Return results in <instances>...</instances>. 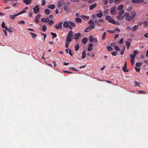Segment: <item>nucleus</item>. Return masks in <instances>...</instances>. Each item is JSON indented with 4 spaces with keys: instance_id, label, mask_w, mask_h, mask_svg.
Returning <instances> with one entry per match:
<instances>
[{
    "instance_id": "obj_1",
    "label": "nucleus",
    "mask_w": 148,
    "mask_h": 148,
    "mask_svg": "<svg viewBox=\"0 0 148 148\" xmlns=\"http://www.w3.org/2000/svg\"><path fill=\"white\" fill-rule=\"evenodd\" d=\"M63 26L65 28H69L70 29H73L72 27H75V25L73 22L70 21H66L64 22Z\"/></svg>"
},
{
    "instance_id": "obj_2",
    "label": "nucleus",
    "mask_w": 148,
    "mask_h": 148,
    "mask_svg": "<svg viewBox=\"0 0 148 148\" xmlns=\"http://www.w3.org/2000/svg\"><path fill=\"white\" fill-rule=\"evenodd\" d=\"M73 36V32L71 30L69 32L68 34L66 39V42H69L72 41Z\"/></svg>"
},
{
    "instance_id": "obj_3",
    "label": "nucleus",
    "mask_w": 148,
    "mask_h": 148,
    "mask_svg": "<svg viewBox=\"0 0 148 148\" xmlns=\"http://www.w3.org/2000/svg\"><path fill=\"white\" fill-rule=\"evenodd\" d=\"M131 2L134 3H143V4H145L146 3V1L144 0H132Z\"/></svg>"
},
{
    "instance_id": "obj_4",
    "label": "nucleus",
    "mask_w": 148,
    "mask_h": 148,
    "mask_svg": "<svg viewBox=\"0 0 148 148\" xmlns=\"http://www.w3.org/2000/svg\"><path fill=\"white\" fill-rule=\"evenodd\" d=\"M106 19L109 22L112 24L114 22V19L112 18V17L109 15L106 16Z\"/></svg>"
},
{
    "instance_id": "obj_5",
    "label": "nucleus",
    "mask_w": 148,
    "mask_h": 148,
    "mask_svg": "<svg viewBox=\"0 0 148 148\" xmlns=\"http://www.w3.org/2000/svg\"><path fill=\"white\" fill-rule=\"evenodd\" d=\"M92 28H95V26L94 25L89 26L88 27L85 29L84 31L86 33L88 32L91 31Z\"/></svg>"
},
{
    "instance_id": "obj_6",
    "label": "nucleus",
    "mask_w": 148,
    "mask_h": 148,
    "mask_svg": "<svg viewBox=\"0 0 148 148\" xmlns=\"http://www.w3.org/2000/svg\"><path fill=\"white\" fill-rule=\"evenodd\" d=\"M33 9L34 12L35 14L38 13L40 9L38 5L36 6L35 7L33 8Z\"/></svg>"
},
{
    "instance_id": "obj_7",
    "label": "nucleus",
    "mask_w": 148,
    "mask_h": 148,
    "mask_svg": "<svg viewBox=\"0 0 148 148\" xmlns=\"http://www.w3.org/2000/svg\"><path fill=\"white\" fill-rule=\"evenodd\" d=\"M62 22H61L59 23L58 25H55V27L57 29H62Z\"/></svg>"
},
{
    "instance_id": "obj_8",
    "label": "nucleus",
    "mask_w": 148,
    "mask_h": 148,
    "mask_svg": "<svg viewBox=\"0 0 148 148\" xmlns=\"http://www.w3.org/2000/svg\"><path fill=\"white\" fill-rule=\"evenodd\" d=\"M116 12L115 6H114L110 10V12L112 14H114L116 13Z\"/></svg>"
},
{
    "instance_id": "obj_9",
    "label": "nucleus",
    "mask_w": 148,
    "mask_h": 148,
    "mask_svg": "<svg viewBox=\"0 0 148 148\" xmlns=\"http://www.w3.org/2000/svg\"><path fill=\"white\" fill-rule=\"evenodd\" d=\"M81 34L79 33H75L74 35V37L73 38L75 40H78V39L81 36Z\"/></svg>"
},
{
    "instance_id": "obj_10",
    "label": "nucleus",
    "mask_w": 148,
    "mask_h": 148,
    "mask_svg": "<svg viewBox=\"0 0 148 148\" xmlns=\"http://www.w3.org/2000/svg\"><path fill=\"white\" fill-rule=\"evenodd\" d=\"M64 1L63 0H61L58 1L57 4V6L59 7H62L64 4Z\"/></svg>"
},
{
    "instance_id": "obj_11",
    "label": "nucleus",
    "mask_w": 148,
    "mask_h": 148,
    "mask_svg": "<svg viewBox=\"0 0 148 148\" xmlns=\"http://www.w3.org/2000/svg\"><path fill=\"white\" fill-rule=\"evenodd\" d=\"M97 5V4L95 3L91 5L89 7V9L90 10H92L94 8L96 7Z\"/></svg>"
},
{
    "instance_id": "obj_12",
    "label": "nucleus",
    "mask_w": 148,
    "mask_h": 148,
    "mask_svg": "<svg viewBox=\"0 0 148 148\" xmlns=\"http://www.w3.org/2000/svg\"><path fill=\"white\" fill-rule=\"evenodd\" d=\"M32 0H23V2L27 5L30 4L32 3Z\"/></svg>"
},
{
    "instance_id": "obj_13",
    "label": "nucleus",
    "mask_w": 148,
    "mask_h": 148,
    "mask_svg": "<svg viewBox=\"0 0 148 148\" xmlns=\"http://www.w3.org/2000/svg\"><path fill=\"white\" fill-rule=\"evenodd\" d=\"M127 69V63L126 62H125V63L124 64V67L122 68V70L123 71L125 72H127L128 71V70L126 69Z\"/></svg>"
},
{
    "instance_id": "obj_14",
    "label": "nucleus",
    "mask_w": 148,
    "mask_h": 148,
    "mask_svg": "<svg viewBox=\"0 0 148 148\" xmlns=\"http://www.w3.org/2000/svg\"><path fill=\"white\" fill-rule=\"evenodd\" d=\"M93 46V45L92 43L89 44L88 47V51H90L92 49V47Z\"/></svg>"
},
{
    "instance_id": "obj_15",
    "label": "nucleus",
    "mask_w": 148,
    "mask_h": 148,
    "mask_svg": "<svg viewBox=\"0 0 148 148\" xmlns=\"http://www.w3.org/2000/svg\"><path fill=\"white\" fill-rule=\"evenodd\" d=\"M88 41V38H87L85 37L83 38L82 40V42L84 44H86Z\"/></svg>"
},
{
    "instance_id": "obj_16",
    "label": "nucleus",
    "mask_w": 148,
    "mask_h": 148,
    "mask_svg": "<svg viewBox=\"0 0 148 148\" xmlns=\"http://www.w3.org/2000/svg\"><path fill=\"white\" fill-rule=\"evenodd\" d=\"M75 21L77 23H82V19L79 17L76 18Z\"/></svg>"
},
{
    "instance_id": "obj_17",
    "label": "nucleus",
    "mask_w": 148,
    "mask_h": 148,
    "mask_svg": "<svg viewBox=\"0 0 148 148\" xmlns=\"http://www.w3.org/2000/svg\"><path fill=\"white\" fill-rule=\"evenodd\" d=\"M138 26L135 25L134 26V27H132L131 28L132 31V32H134L136 31L138 29Z\"/></svg>"
},
{
    "instance_id": "obj_18",
    "label": "nucleus",
    "mask_w": 148,
    "mask_h": 148,
    "mask_svg": "<svg viewBox=\"0 0 148 148\" xmlns=\"http://www.w3.org/2000/svg\"><path fill=\"white\" fill-rule=\"evenodd\" d=\"M18 14H16L14 15H11L10 16V18L12 19H14L15 18V17L16 16H18Z\"/></svg>"
},
{
    "instance_id": "obj_19",
    "label": "nucleus",
    "mask_w": 148,
    "mask_h": 148,
    "mask_svg": "<svg viewBox=\"0 0 148 148\" xmlns=\"http://www.w3.org/2000/svg\"><path fill=\"white\" fill-rule=\"evenodd\" d=\"M137 15V13L136 12L134 11H133L130 15L133 18V17Z\"/></svg>"
},
{
    "instance_id": "obj_20",
    "label": "nucleus",
    "mask_w": 148,
    "mask_h": 148,
    "mask_svg": "<svg viewBox=\"0 0 148 148\" xmlns=\"http://www.w3.org/2000/svg\"><path fill=\"white\" fill-rule=\"evenodd\" d=\"M47 7L51 9H54L55 8V5L54 4L49 5L47 6Z\"/></svg>"
},
{
    "instance_id": "obj_21",
    "label": "nucleus",
    "mask_w": 148,
    "mask_h": 148,
    "mask_svg": "<svg viewBox=\"0 0 148 148\" xmlns=\"http://www.w3.org/2000/svg\"><path fill=\"white\" fill-rule=\"evenodd\" d=\"M12 29H13V28L11 27L10 28H8L7 27H5V30H6L8 31L9 32H13V31L12 30Z\"/></svg>"
},
{
    "instance_id": "obj_22",
    "label": "nucleus",
    "mask_w": 148,
    "mask_h": 148,
    "mask_svg": "<svg viewBox=\"0 0 148 148\" xmlns=\"http://www.w3.org/2000/svg\"><path fill=\"white\" fill-rule=\"evenodd\" d=\"M126 21H130L133 19V18L130 15V16L128 17L125 18Z\"/></svg>"
},
{
    "instance_id": "obj_23",
    "label": "nucleus",
    "mask_w": 148,
    "mask_h": 148,
    "mask_svg": "<svg viewBox=\"0 0 148 148\" xmlns=\"http://www.w3.org/2000/svg\"><path fill=\"white\" fill-rule=\"evenodd\" d=\"M30 34L31 35L32 37L33 38H35L37 36V35L34 33L30 32Z\"/></svg>"
},
{
    "instance_id": "obj_24",
    "label": "nucleus",
    "mask_w": 148,
    "mask_h": 148,
    "mask_svg": "<svg viewBox=\"0 0 148 148\" xmlns=\"http://www.w3.org/2000/svg\"><path fill=\"white\" fill-rule=\"evenodd\" d=\"M123 5H120L117 7V9L119 10H121L123 8Z\"/></svg>"
},
{
    "instance_id": "obj_25",
    "label": "nucleus",
    "mask_w": 148,
    "mask_h": 148,
    "mask_svg": "<svg viewBox=\"0 0 148 148\" xmlns=\"http://www.w3.org/2000/svg\"><path fill=\"white\" fill-rule=\"evenodd\" d=\"M124 12V10H122L121 11H120L118 13V14L119 16H121L122 15Z\"/></svg>"
},
{
    "instance_id": "obj_26",
    "label": "nucleus",
    "mask_w": 148,
    "mask_h": 148,
    "mask_svg": "<svg viewBox=\"0 0 148 148\" xmlns=\"http://www.w3.org/2000/svg\"><path fill=\"white\" fill-rule=\"evenodd\" d=\"M134 83L135 84V86H138V87H140V84L139 83H138L136 81H135L134 82Z\"/></svg>"
},
{
    "instance_id": "obj_27",
    "label": "nucleus",
    "mask_w": 148,
    "mask_h": 148,
    "mask_svg": "<svg viewBox=\"0 0 148 148\" xmlns=\"http://www.w3.org/2000/svg\"><path fill=\"white\" fill-rule=\"evenodd\" d=\"M86 53L85 51H83L82 53V59H84L86 57Z\"/></svg>"
},
{
    "instance_id": "obj_28",
    "label": "nucleus",
    "mask_w": 148,
    "mask_h": 148,
    "mask_svg": "<svg viewBox=\"0 0 148 148\" xmlns=\"http://www.w3.org/2000/svg\"><path fill=\"white\" fill-rule=\"evenodd\" d=\"M96 15L97 17L99 18H101L103 16V14L102 12H101L96 14Z\"/></svg>"
},
{
    "instance_id": "obj_29",
    "label": "nucleus",
    "mask_w": 148,
    "mask_h": 148,
    "mask_svg": "<svg viewBox=\"0 0 148 148\" xmlns=\"http://www.w3.org/2000/svg\"><path fill=\"white\" fill-rule=\"evenodd\" d=\"M88 23L91 25H94L95 26V24L94 23L92 20H90L88 22Z\"/></svg>"
},
{
    "instance_id": "obj_30",
    "label": "nucleus",
    "mask_w": 148,
    "mask_h": 148,
    "mask_svg": "<svg viewBox=\"0 0 148 148\" xmlns=\"http://www.w3.org/2000/svg\"><path fill=\"white\" fill-rule=\"evenodd\" d=\"M45 13L47 14L48 15L50 13V12L49 9H46L45 10Z\"/></svg>"
},
{
    "instance_id": "obj_31",
    "label": "nucleus",
    "mask_w": 148,
    "mask_h": 148,
    "mask_svg": "<svg viewBox=\"0 0 148 148\" xmlns=\"http://www.w3.org/2000/svg\"><path fill=\"white\" fill-rule=\"evenodd\" d=\"M51 35L52 36V38H54L57 36V35L55 33L53 32H51Z\"/></svg>"
},
{
    "instance_id": "obj_32",
    "label": "nucleus",
    "mask_w": 148,
    "mask_h": 148,
    "mask_svg": "<svg viewBox=\"0 0 148 148\" xmlns=\"http://www.w3.org/2000/svg\"><path fill=\"white\" fill-rule=\"evenodd\" d=\"M130 57L131 58V59L130 60H134V58L135 57V56L133 54H130Z\"/></svg>"
},
{
    "instance_id": "obj_33",
    "label": "nucleus",
    "mask_w": 148,
    "mask_h": 148,
    "mask_svg": "<svg viewBox=\"0 0 148 148\" xmlns=\"http://www.w3.org/2000/svg\"><path fill=\"white\" fill-rule=\"evenodd\" d=\"M107 49L109 51H112L113 50V49L112 47L109 46H108L107 47Z\"/></svg>"
},
{
    "instance_id": "obj_34",
    "label": "nucleus",
    "mask_w": 148,
    "mask_h": 148,
    "mask_svg": "<svg viewBox=\"0 0 148 148\" xmlns=\"http://www.w3.org/2000/svg\"><path fill=\"white\" fill-rule=\"evenodd\" d=\"M75 50L76 51H77L79 49V46L78 44H77L75 45Z\"/></svg>"
},
{
    "instance_id": "obj_35",
    "label": "nucleus",
    "mask_w": 148,
    "mask_h": 148,
    "mask_svg": "<svg viewBox=\"0 0 148 148\" xmlns=\"http://www.w3.org/2000/svg\"><path fill=\"white\" fill-rule=\"evenodd\" d=\"M143 25L145 27H148V22L147 21H144Z\"/></svg>"
},
{
    "instance_id": "obj_36",
    "label": "nucleus",
    "mask_w": 148,
    "mask_h": 148,
    "mask_svg": "<svg viewBox=\"0 0 148 148\" xmlns=\"http://www.w3.org/2000/svg\"><path fill=\"white\" fill-rule=\"evenodd\" d=\"M106 35V33L105 32H104L103 35L102 36V39L103 40L105 39Z\"/></svg>"
},
{
    "instance_id": "obj_37",
    "label": "nucleus",
    "mask_w": 148,
    "mask_h": 148,
    "mask_svg": "<svg viewBox=\"0 0 148 148\" xmlns=\"http://www.w3.org/2000/svg\"><path fill=\"white\" fill-rule=\"evenodd\" d=\"M80 17L85 19H88L89 18L88 16L85 15H82V16H80Z\"/></svg>"
},
{
    "instance_id": "obj_38",
    "label": "nucleus",
    "mask_w": 148,
    "mask_h": 148,
    "mask_svg": "<svg viewBox=\"0 0 148 148\" xmlns=\"http://www.w3.org/2000/svg\"><path fill=\"white\" fill-rule=\"evenodd\" d=\"M94 38L92 36H90L89 37V41L90 42H92L94 41Z\"/></svg>"
},
{
    "instance_id": "obj_39",
    "label": "nucleus",
    "mask_w": 148,
    "mask_h": 148,
    "mask_svg": "<svg viewBox=\"0 0 148 148\" xmlns=\"http://www.w3.org/2000/svg\"><path fill=\"white\" fill-rule=\"evenodd\" d=\"M42 30L44 32H45L47 29V27L45 25H43L42 27Z\"/></svg>"
},
{
    "instance_id": "obj_40",
    "label": "nucleus",
    "mask_w": 148,
    "mask_h": 148,
    "mask_svg": "<svg viewBox=\"0 0 148 148\" xmlns=\"http://www.w3.org/2000/svg\"><path fill=\"white\" fill-rule=\"evenodd\" d=\"M125 47H124L123 49L122 50H121V51L120 53L121 55H123L124 54L125 50Z\"/></svg>"
},
{
    "instance_id": "obj_41",
    "label": "nucleus",
    "mask_w": 148,
    "mask_h": 148,
    "mask_svg": "<svg viewBox=\"0 0 148 148\" xmlns=\"http://www.w3.org/2000/svg\"><path fill=\"white\" fill-rule=\"evenodd\" d=\"M123 42V39L122 38L121 39V40L119 41L118 42V43L120 44H121Z\"/></svg>"
},
{
    "instance_id": "obj_42",
    "label": "nucleus",
    "mask_w": 148,
    "mask_h": 148,
    "mask_svg": "<svg viewBox=\"0 0 148 148\" xmlns=\"http://www.w3.org/2000/svg\"><path fill=\"white\" fill-rule=\"evenodd\" d=\"M27 12V11L26 10H23L22 11H21V12H20L17 14H18V15L20 14H22V13H25V12Z\"/></svg>"
},
{
    "instance_id": "obj_43",
    "label": "nucleus",
    "mask_w": 148,
    "mask_h": 148,
    "mask_svg": "<svg viewBox=\"0 0 148 148\" xmlns=\"http://www.w3.org/2000/svg\"><path fill=\"white\" fill-rule=\"evenodd\" d=\"M68 6L66 5H64L63 7V8L64 10H67L68 11H69V10H68Z\"/></svg>"
},
{
    "instance_id": "obj_44",
    "label": "nucleus",
    "mask_w": 148,
    "mask_h": 148,
    "mask_svg": "<svg viewBox=\"0 0 148 148\" xmlns=\"http://www.w3.org/2000/svg\"><path fill=\"white\" fill-rule=\"evenodd\" d=\"M129 16V14L128 13H125L123 15V16L127 18Z\"/></svg>"
},
{
    "instance_id": "obj_45",
    "label": "nucleus",
    "mask_w": 148,
    "mask_h": 148,
    "mask_svg": "<svg viewBox=\"0 0 148 148\" xmlns=\"http://www.w3.org/2000/svg\"><path fill=\"white\" fill-rule=\"evenodd\" d=\"M138 53V51L136 50H135L133 51L134 55L136 56L137 53Z\"/></svg>"
},
{
    "instance_id": "obj_46",
    "label": "nucleus",
    "mask_w": 148,
    "mask_h": 148,
    "mask_svg": "<svg viewBox=\"0 0 148 148\" xmlns=\"http://www.w3.org/2000/svg\"><path fill=\"white\" fill-rule=\"evenodd\" d=\"M114 48L117 51H120V49L118 47V46H115Z\"/></svg>"
},
{
    "instance_id": "obj_47",
    "label": "nucleus",
    "mask_w": 148,
    "mask_h": 148,
    "mask_svg": "<svg viewBox=\"0 0 148 148\" xmlns=\"http://www.w3.org/2000/svg\"><path fill=\"white\" fill-rule=\"evenodd\" d=\"M125 43L126 46H130V42L127 41L125 42Z\"/></svg>"
},
{
    "instance_id": "obj_48",
    "label": "nucleus",
    "mask_w": 148,
    "mask_h": 148,
    "mask_svg": "<svg viewBox=\"0 0 148 148\" xmlns=\"http://www.w3.org/2000/svg\"><path fill=\"white\" fill-rule=\"evenodd\" d=\"M1 27L3 28H5V27H6L5 26V24L4 22H2L1 24Z\"/></svg>"
},
{
    "instance_id": "obj_49",
    "label": "nucleus",
    "mask_w": 148,
    "mask_h": 148,
    "mask_svg": "<svg viewBox=\"0 0 148 148\" xmlns=\"http://www.w3.org/2000/svg\"><path fill=\"white\" fill-rule=\"evenodd\" d=\"M112 54L113 56H116L117 54V52L116 51H114L111 53Z\"/></svg>"
},
{
    "instance_id": "obj_50",
    "label": "nucleus",
    "mask_w": 148,
    "mask_h": 148,
    "mask_svg": "<svg viewBox=\"0 0 148 148\" xmlns=\"http://www.w3.org/2000/svg\"><path fill=\"white\" fill-rule=\"evenodd\" d=\"M41 21L42 22L46 23V18H43L41 19Z\"/></svg>"
},
{
    "instance_id": "obj_51",
    "label": "nucleus",
    "mask_w": 148,
    "mask_h": 148,
    "mask_svg": "<svg viewBox=\"0 0 148 148\" xmlns=\"http://www.w3.org/2000/svg\"><path fill=\"white\" fill-rule=\"evenodd\" d=\"M54 23V22L53 21L51 20L50 22L49 23V25L51 26V24H53Z\"/></svg>"
},
{
    "instance_id": "obj_52",
    "label": "nucleus",
    "mask_w": 148,
    "mask_h": 148,
    "mask_svg": "<svg viewBox=\"0 0 148 148\" xmlns=\"http://www.w3.org/2000/svg\"><path fill=\"white\" fill-rule=\"evenodd\" d=\"M18 23L20 24H23L24 25L25 24V21H22L18 22Z\"/></svg>"
},
{
    "instance_id": "obj_53",
    "label": "nucleus",
    "mask_w": 148,
    "mask_h": 148,
    "mask_svg": "<svg viewBox=\"0 0 148 148\" xmlns=\"http://www.w3.org/2000/svg\"><path fill=\"white\" fill-rule=\"evenodd\" d=\"M103 2L104 4L105 5H107L108 3V0H103Z\"/></svg>"
},
{
    "instance_id": "obj_54",
    "label": "nucleus",
    "mask_w": 148,
    "mask_h": 148,
    "mask_svg": "<svg viewBox=\"0 0 148 148\" xmlns=\"http://www.w3.org/2000/svg\"><path fill=\"white\" fill-rule=\"evenodd\" d=\"M40 16L41 15L40 14H38L36 17V19H39L40 18Z\"/></svg>"
},
{
    "instance_id": "obj_55",
    "label": "nucleus",
    "mask_w": 148,
    "mask_h": 148,
    "mask_svg": "<svg viewBox=\"0 0 148 148\" xmlns=\"http://www.w3.org/2000/svg\"><path fill=\"white\" fill-rule=\"evenodd\" d=\"M113 24H117L118 25H120V23L118 21H114V22L113 23Z\"/></svg>"
},
{
    "instance_id": "obj_56",
    "label": "nucleus",
    "mask_w": 148,
    "mask_h": 148,
    "mask_svg": "<svg viewBox=\"0 0 148 148\" xmlns=\"http://www.w3.org/2000/svg\"><path fill=\"white\" fill-rule=\"evenodd\" d=\"M107 32L111 33L114 34L115 32L114 31L111 30H108Z\"/></svg>"
},
{
    "instance_id": "obj_57",
    "label": "nucleus",
    "mask_w": 148,
    "mask_h": 148,
    "mask_svg": "<svg viewBox=\"0 0 148 148\" xmlns=\"http://www.w3.org/2000/svg\"><path fill=\"white\" fill-rule=\"evenodd\" d=\"M71 1L73 2H79V0H71Z\"/></svg>"
},
{
    "instance_id": "obj_58",
    "label": "nucleus",
    "mask_w": 148,
    "mask_h": 148,
    "mask_svg": "<svg viewBox=\"0 0 148 148\" xmlns=\"http://www.w3.org/2000/svg\"><path fill=\"white\" fill-rule=\"evenodd\" d=\"M141 65V63H137L136 64V65L137 67H139Z\"/></svg>"
},
{
    "instance_id": "obj_59",
    "label": "nucleus",
    "mask_w": 148,
    "mask_h": 148,
    "mask_svg": "<svg viewBox=\"0 0 148 148\" xmlns=\"http://www.w3.org/2000/svg\"><path fill=\"white\" fill-rule=\"evenodd\" d=\"M69 42H66L65 43V47L66 48L68 47H69V43H68Z\"/></svg>"
},
{
    "instance_id": "obj_60",
    "label": "nucleus",
    "mask_w": 148,
    "mask_h": 148,
    "mask_svg": "<svg viewBox=\"0 0 148 148\" xmlns=\"http://www.w3.org/2000/svg\"><path fill=\"white\" fill-rule=\"evenodd\" d=\"M46 3V2L45 0H43L42 1V3L41 4V5H45Z\"/></svg>"
},
{
    "instance_id": "obj_61",
    "label": "nucleus",
    "mask_w": 148,
    "mask_h": 148,
    "mask_svg": "<svg viewBox=\"0 0 148 148\" xmlns=\"http://www.w3.org/2000/svg\"><path fill=\"white\" fill-rule=\"evenodd\" d=\"M33 13L32 12H29V16L30 17H31L32 16Z\"/></svg>"
},
{
    "instance_id": "obj_62",
    "label": "nucleus",
    "mask_w": 148,
    "mask_h": 148,
    "mask_svg": "<svg viewBox=\"0 0 148 148\" xmlns=\"http://www.w3.org/2000/svg\"><path fill=\"white\" fill-rule=\"evenodd\" d=\"M135 69L137 72H139L140 69V68H138L136 67H135Z\"/></svg>"
},
{
    "instance_id": "obj_63",
    "label": "nucleus",
    "mask_w": 148,
    "mask_h": 148,
    "mask_svg": "<svg viewBox=\"0 0 148 148\" xmlns=\"http://www.w3.org/2000/svg\"><path fill=\"white\" fill-rule=\"evenodd\" d=\"M34 21H35V22L36 23H37V24L39 22V19H36V18H35V19L34 20Z\"/></svg>"
},
{
    "instance_id": "obj_64",
    "label": "nucleus",
    "mask_w": 148,
    "mask_h": 148,
    "mask_svg": "<svg viewBox=\"0 0 148 148\" xmlns=\"http://www.w3.org/2000/svg\"><path fill=\"white\" fill-rule=\"evenodd\" d=\"M144 36L146 38H148V33L145 34L144 35Z\"/></svg>"
}]
</instances>
